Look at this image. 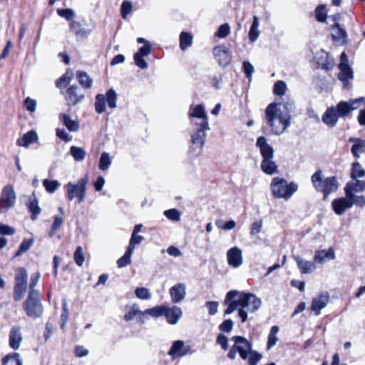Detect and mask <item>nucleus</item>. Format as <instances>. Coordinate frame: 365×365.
I'll use <instances>...</instances> for the list:
<instances>
[{
	"mask_svg": "<svg viewBox=\"0 0 365 365\" xmlns=\"http://www.w3.org/2000/svg\"><path fill=\"white\" fill-rule=\"evenodd\" d=\"M294 102H273L264 110V120L271 132L277 135L282 134L291 124V113L294 110Z\"/></svg>",
	"mask_w": 365,
	"mask_h": 365,
	"instance_id": "1",
	"label": "nucleus"
},
{
	"mask_svg": "<svg viewBox=\"0 0 365 365\" xmlns=\"http://www.w3.org/2000/svg\"><path fill=\"white\" fill-rule=\"evenodd\" d=\"M224 304L227 306L225 315L233 313L239 307L238 316L242 323H245L248 319V312L257 311L261 307L262 301L252 293L232 290L227 293Z\"/></svg>",
	"mask_w": 365,
	"mask_h": 365,
	"instance_id": "2",
	"label": "nucleus"
},
{
	"mask_svg": "<svg viewBox=\"0 0 365 365\" xmlns=\"http://www.w3.org/2000/svg\"><path fill=\"white\" fill-rule=\"evenodd\" d=\"M298 185L292 181L288 182L285 179L275 177L272 180L270 189L273 196L276 198L289 200L298 190Z\"/></svg>",
	"mask_w": 365,
	"mask_h": 365,
	"instance_id": "3",
	"label": "nucleus"
},
{
	"mask_svg": "<svg viewBox=\"0 0 365 365\" xmlns=\"http://www.w3.org/2000/svg\"><path fill=\"white\" fill-rule=\"evenodd\" d=\"M322 171L318 170L311 177L313 187L317 192L324 194V198L327 199L328 195L336 192L339 187V182L335 176L328 177L323 179Z\"/></svg>",
	"mask_w": 365,
	"mask_h": 365,
	"instance_id": "4",
	"label": "nucleus"
},
{
	"mask_svg": "<svg viewBox=\"0 0 365 365\" xmlns=\"http://www.w3.org/2000/svg\"><path fill=\"white\" fill-rule=\"evenodd\" d=\"M87 184V176L81 178L76 182H69L67 183L65 185V188L67 192V199L69 201H72L74 198H76L78 203L83 202L86 196Z\"/></svg>",
	"mask_w": 365,
	"mask_h": 365,
	"instance_id": "5",
	"label": "nucleus"
},
{
	"mask_svg": "<svg viewBox=\"0 0 365 365\" xmlns=\"http://www.w3.org/2000/svg\"><path fill=\"white\" fill-rule=\"evenodd\" d=\"M365 190V181L362 180H352L348 182L344 187L345 195L354 200L355 205L359 207L365 205V197L356 195V192H362Z\"/></svg>",
	"mask_w": 365,
	"mask_h": 365,
	"instance_id": "6",
	"label": "nucleus"
},
{
	"mask_svg": "<svg viewBox=\"0 0 365 365\" xmlns=\"http://www.w3.org/2000/svg\"><path fill=\"white\" fill-rule=\"evenodd\" d=\"M26 314L33 319L41 316L43 307L40 300V293L38 290L29 291V296L24 303Z\"/></svg>",
	"mask_w": 365,
	"mask_h": 365,
	"instance_id": "7",
	"label": "nucleus"
},
{
	"mask_svg": "<svg viewBox=\"0 0 365 365\" xmlns=\"http://www.w3.org/2000/svg\"><path fill=\"white\" fill-rule=\"evenodd\" d=\"M28 274L26 269L19 267L16 271L14 299L20 301L25 295L27 289Z\"/></svg>",
	"mask_w": 365,
	"mask_h": 365,
	"instance_id": "8",
	"label": "nucleus"
},
{
	"mask_svg": "<svg viewBox=\"0 0 365 365\" xmlns=\"http://www.w3.org/2000/svg\"><path fill=\"white\" fill-rule=\"evenodd\" d=\"M16 195L13 186L6 185L0 197V214L4 213L10 210L15 204Z\"/></svg>",
	"mask_w": 365,
	"mask_h": 365,
	"instance_id": "9",
	"label": "nucleus"
},
{
	"mask_svg": "<svg viewBox=\"0 0 365 365\" xmlns=\"http://www.w3.org/2000/svg\"><path fill=\"white\" fill-rule=\"evenodd\" d=\"M189 117L191 118L192 125H202L203 127H207V125H209L207 115L202 104L191 106Z\"/></svg>",
	"mask_w": 365,
	"mask_h": 365,
	"instance_id": "10",
	"label": "nucleus"
},
{
	"mask_svg": "<svg viewBox=\"0 0 365 365\" xmlns=\"http://www.w3.org/2000/svg\"><path fill=\"white\" fill-rule=\"evenodd\" d=\"M195 126V128L192 131L191 134V143L192 149H200L202 150L205 139H206V130H209V125H207V127H203L202 125H193Z\"/></svg>",
	"mask_w": 365,
	"mask_h": 365,
	"instance_id": "11",
	"label": "nucleus"
},
{
	"mask_svg": "<svg viewBox=\"0 0 365 365\" xmlns=\"http://www.w3.org/2000/svg\"><path fill=\"white\" fill-rule=\"evenodd\" d=\"M232 340L235 341V346L242 359H247L248 354L252 350V345L250 341L241 336H234Z\"/></svg>",
	"mask_w": 365,
	"mask_h": 365,
	"instance_id": "12",
	"label": "nucleus"
},
{
	"mask_svg": "<svg viewBox=\"0 0 365 365\" xmlns=\"http://www.w3.org/2000/svg\"><path fill=\"white\" fill-rule=\"evenodd\" d=\"M152 51L151 43L143 45L134 54V62L135 65L141 69H146L148 66L144 57L150 54Z\"/></svg>",
	"mask_w": 365,
	"mask_h": 365,
	"instance_id": "13",
	"label": "nucleus"
},
{
	"mask_svg": "<svg viewBox=\"0 0 365 365\" xmlns=\"http://www.w3.org/2000/svg\"><path fill=\"white\" fill-rule=\"evenodd\" d=\"M213 55L221 66L225 67L231 61V53L225 46H215L213 49Z\"/></svg>",
	"mask_w": 365,
	"mask_h": 365,
	"instance_id": "14",
	"label": "nucleus"
},
{
	"mask_svg": "<svg viewBox=\"0 0 365 365\" xmlns=\"http://www.w3.org/2000/svg\"><path fill=\"white\" fill-rule=\"evenodd\" d=\"M227 260L230 266L238 268L243 263L242 251L237 247H233L227 252Z\"/></svg>",
	"mask_w": 365,
	"mask_h": 365,
	"instance_id": "15",
	"label": "nucleus"
},
{
	"mask_svg": "<svg viewBox=\"0 0 365 365\" xmlns=\"http://www.w3.org/2000/svg\"><path fill=\"white\" fill-rule=\"evenodd\" d=\"M169 294L173 303H180L185 299L186 285L182 282L178 283L170 288Z\"/></svg>",
	"mask_w": 365,
	"mask_h": 365,
	"instance_id": "16",
	"label": "nucleus"
},
{
	"mask_svg": "<svg viewBox=\"0 0 365 365\" xmlns=\"http://www.w3.org/2000/svg\"><path fill=\"white\" fill-rule=\"evenodd\" d=\"M363 100V98H357L355 100H351L349 102L340 101L336 107L337 113L339 117L346 116L351 111L356 109L359 107V103Z\"/></svg>",
	"mask_w": 365,
	"mask_h": 365,
	"instance_id": "17",
	"label": "nucleus"
},
{
	"mask_svg": "<svg viewBox=\"0 0 365 365\" xmlns=\"http://www.w3.org/2000/svg\"><path fill=\"white\" fill-rule=\"evenodd\" d=\"M354 205H355L354 200L346 196L345 197L335 199L331 202L334 211L339 215H342L347 209L351 208Z\"/></svg>",
	"mask_w": 365,
	"mask_h": 365,
	"instance_id": "18",
	"label": "nucleus"
},
{
	"mask_svg": "<svg viewBox=\"0 0 365 365\" xmlns=\"http://www.w3.org/2000/svg\"><path fill=\"white\" fill-rule=\"evenodd\" d=\"M329 301V295L327 292L319 294L312 299L311 310L314 312L317 316H319L321 310L327 307Z\"/></svg>",
	"mask_w": 365,
	"mask_h": 365,
	"instance_id": "19",
	"label": "nucleus"
},
{
	"mask_svg": "<svg viewBox=\"0 0 365 365\" xmlns=\"http://www.w3.org/2000/svg\"><path fill=\"white\" fill-rule=\"evenodd\" d=\"M65 98L68 106H75L84 98V94L80 92L77 86L73 85L66 91Z\"/></svg>",
	"mask_w": 365,
	"mask_h": 365,
	"instance_id": "20",
	"label": "nucleus"
},
{
	"mask_svg": "<svg viewBox=\"0 0 365 365\" xmlns=\"http://www.w3.org/2000/svg\"><path fill=\"white\" fill-rule=\"evenodd\" d=\"M164 316L170 324H176L182 316V311L178 306L172 307L165 306Z\"/></svg>",
	"mask_w": 365,
	"mask_h": 365,
	"instance_id": "21",
	"label": "nucleus"
},
{
	"mask_svg": "<svg viewBox=\"0 0 365 365\" xmlns=\"http://www.w3.org/2000/svg\"><path fill=\"white\" fill-rule=\"evenodd\" d=\"M256 145L259 148L260 153L263 159H269L274 158V149L272 146L267 143L265 137H259L257 140Z\"/></svg>",
	"mask_w": 365,
	"mask_h": 365,
	"instance_id": "22",
	"label": "nucleus"
},
{
	"mask_svg": "<svg viewBox=\"0 0 365 365\" xmlns=\"http://www.w3.org/2000/svg\"><path fill=\"white\" fill-rule=\"evenodd\" d=\"M339 115L335 107H330L327 109L322 117V122L329 128L334 127L338 120Z\"/></svg>",
	"mask_w": 365,
	"mask_h": 365,
	"instance_id": "23",
	"label": "nucleus"
},
{
	"mask_svg": "<svg viewBox=\"0 0 365 365\" xmlns=\"http://www.w3.org/2000/svg\"><path fill=\"white\" fill-rule=\"evenodd\" d=\"M23 341V336L19 327H13L9 333V346L16 350Z\"/></svg>",
	"mask_w": 365,
	"mask_h": 365,
	"instance_id": "24",
	"label": "nucleus"
},
{
	"mask_svg": "<svg viewBox=\"0 0 365 365\" xmlns=\"http://www.w3.org/2000/svg\"><path fill=\"white\" fill-rule=\"evenodd\" d=\"M143 312L139 309V307L137 304H134L132 306L127 308V312L124 316V319L126 322L133 320L135 317H138V322L140 324L145 322V316L143 314Z\"/></svg>",
	"mask_w": 365,
	"mask_h": 365,
	"instance_id": "25",
	"label": "nucleus"
},
{
	"mask_svg": "<svg viewBox=\"0 0 365 365\" xmlns=\"http://www.w3.org/2000/svg\"><path fill=\"white\" fill-rule=\"evenodd\" d=\"M188 352V349L185 348V343L183 341L178 340L175 341L171 348L168 351V354L172 356V358L176 359L178 357H181L186 355Z\"/></svg>",
	"mask_w": 365,
	"mask_h": 365,
	"instance_id": "26",
	"label": "nucleus"
},
{
	"mask_svg": "<svg viewBox=\"0 0 365 365\" xmlns=\"http://www.w3.org/2000/svg\"><path fill=\"white\" fill-rule=\"evenodd\" d=\"M38 139L37 133L34 130H30L19 138L16 144L21 147H29L31 144L37 142Z\"/></svg>",
	"mask_w": 365,
	"mask_h": 365,
	"instance_id": "27",
	"label": "nucleus"
},
{
	"mask_svg": "<svg viewBox=\"0 0 365 365\" xmlns=\"http://www.w3.org/2000/svg\"><path fill=\"white\" fill-rule=\"evenodd\" d=\"M297 266L302 274H309L312 272L315 269V264L314 262L304 259L299 257H294Z\"/></svg>",
	"mask_w": 365,
	"mask_h": 365,
	"instance_id": "28",
	"label": "nucleus"
},
{
	"mask_svg": "<svg viewBox=\"0 0 365 365\" xmlns=\"http://www.w3.org/2000/svg\"><path fill=\"white\" fill-rule=\"evenodd\" d=\"M349 141L354 143L351 149L352 155L356 158H360L361 154L364 153L365 151L364 140L360 138H351L349 139Z\"/></svg>",
	"mask_w": 365,
	"mask_h": 365,
	"instance_id": "29",
	"label": "nucleus"
},
{
	"mask_svg": "<svg viewBox=\"0 0 365 365\" xmlns=\"http://www.w3.org/2000/svg\"><path fill=\"white\" fill-rule=\"evenodd\" d=\"M334 251L331 247L327 250L317 251L314 256V260L319 263H323L326 259H334Z\"/></svg>",
	"mask_w": 365,
	"mask_h": 365,
	"instance_id": "30",
	"label": "nucleus"
},
{
	"mask_svg": "<svg viewBox=\"0 0 365 365\" xmlns=\"http://www.w3.org/2000/svg\"><path fill=\"white\" fill-rule=\"evenodd\" d=\"M70 31L77 36H87L91 34V30H86L82 27V25L76 21L70 22L69 25Z\"/></svg>",
	"mask_w": 365,
	"mask_h": 365,
	"instance_id": "31",
	"label": "nucleus"
},
{
	"mask_svg": "<svg viewBox=\"0 0 365 365\" xmlns=\"http://www.w3.org/2000/svg\"><path fill=\"white\" fill-rule=\"evenodd\" d=\"M60 119L63 125L71 131L76 132L79 128V123L77 120L71 119L70 115L66 114H61Z\"/></svg>",
	"mask_w": 365,
	"mask_h": 365,
	"instance_id": "32",
	"label": "nucleus"
},
{
	"mask_svg": "<svg viewBox=\"0 0 365 365\" xmlns=\"http://www.w3.org/2000/svg\"><path fill=\"white\" fill-rule=\"evenodd\" d=\"M273 158L263 159L261 163V168L267 175H272L277 170V165L272 160Z\"/></svg>",
	"mask_w": 365,
	"mask_h": 365,
	"instance_id": "33",
	"label": "nucleus"
},
{
	"mask_svg": "<svg viewBox=\"0 0 365 365\" xmlns=\"http://www.w3.org/2000/svg\"><path fill=\"white\" fill-rule=\"evenodd\" d=\"M332 36L334 40L337 41L341 43L346 42L347 34L345 30L341 29L339 24H336L332 26Z\"/></svg>",
	"mask_w": 365,
	"mask_h": 365,
	"instance_id": "34",
	"label": "nucleus"
},
{
	"mask_svg": "<svg viewBox=\"0 0 365 365\" xmlns=\"http://www.w3.org/2000/svg\"><path fill=\"white\" fill-rule=\"evenodd\" d=\"M2 365H22V359L19 353L7 354L2 359Z\"/></svg>",
	"mask_w": 365,
	"mask_h": 365,
	"instance_id": "35",
	"label": "nucleus"
},
{
	"mask_svg": "<svg viewBox=\"0 0 365 365\" xmlns=\"http://www.w3.org/2000/svg\"><path fill=\"white\" fill-rule=\"evenodd\" d=\"M365 176V170L359 162H354L351 165L350 177L352 180H356Z\"/></svg>",
	"mask_w": 365,
	"mask_h": 365,
	"instance_id": "36",
	"label": "nucleus"
},
{
	"mask_svg": "<svg viewBox=\"0 0 365 365\" xmlns=\"http://www.w3.org/2000/svg\"><path fill=\"white\" fill-rule=\"evenodd\" d=\"M339 68L340 69V72L339 73V78L340 81L345 82L353 78V71L349 66L339 64Z\"/></svg>",
	"mask_w": 365,
	"mask_h": 365,
	"instance_id": "37",
	"label": "nucleus"
},
{
	"mask_svg": "<svg viewBox=\"0 0 365 365\" xmlns=\"http://www.w3.org/2000/svg\"><path fill=\"white\" fill-rule=\"evenodd\" d=\"M77 78L78 80L79 83L83 86L85 88H91L92 87L93 81L90 78V76L87 74V73L84 71H77L76 73Z\"/></svg>",
	"mask_w": 365,
	"mask_h": 365,
	"instance_id": "38",
	"label": "nucleus"
},
{
	"mask_svg": "<svg viewBox=\"0 0 365 365\" xmlns=\"http://www.w3.org/2000/svg\"><path fill=\"white\" fill-rule=\"evenodd\" d=\"M192 36L185 31H182L180 35V47L181 50L185 51L192 43Z\"/></svg>",
	"mask_w": 365,
	"mask_h": 365,
	"instance_id": "39",
	"label": "nucleus"
},
{
	"mask_svg": "<svg viewBox=\"0 0 365 365\" xmlns=\"http://www.w3.org/2000/svg\"><path fill=\"white\" fill-rule=\"evenodd\" d=\"M70 153L76 161H83L86 155V151L81 147L71 146Z\"/></svg>",
	"mask_w": 365,
	"mask_h": 365,
	"instance_id": "40",
	"label": "nucleus"
},
{
	"mask_svg": "<svg viewBox=\"0 0 365 365\" xmlns=\"http://www.w3.org/2000/svg\"><path fill=\"white\" fill-rule=\"evenodd\" d=\"M165 306L163 305H158L153 307L150 309H148L143 311V314L145 316L146 314L153 317H159L161 316H164Z\"/></svg>",
	"mask_w": 365,
	"mask_h": 365,
	"instance_id": "41",
	"label": "nucleus"
},
{
	"mask_svg": "<svg viewBox=\"0 0 365 365\" xmlns=\"http://www.w3.org/2000/svg\"><path fill=\"white\" fill-rule=\"evenodd\" d=\"M106 96L103 94H97L96 96L95 110L98 113H104L106 110Z\"/></svg>",
	"mask_w": 365,
	"mask_h": 365,
	"instance_id": "42",
	"label": "nucleus"
},
{
	"mask_svg": "<svg viewBox=\"0 0 365 365\" xmlns=\"http://www.w3.org/2000/svg\"><path fill=\"white\" fill-rule=\"evenodd\" d=\"M279 328L277 326H273L269 331V336H268V341L267 347L268 349L273 347L277 342L278 341V338L277 336V333L279 332Z\"/></svg>",
	"mask_w": 365,
	"mask_h": 365,
	"instance_id": "43",
	"label": "nucleus"
},
{
	"mask_svg": "<svg viewBox=\"0 0 365 365\" xmlns=\"http://www.w3.org/2000/svg\"><path fill=\"white\" fill-rule=\"evenodd\" d=\"M117 99L118 95L113 89L110 88L106 92V101L110 108L113 109L117 107Z\"/></svg>",
	"mask_w": 365,
	"mask_h": 365,
	"instance_id": "44",
	"label": "nucleus"
},
{
	"mask_svg": "<svg viewBox=\"0 0 365 365\" xmlns=\"http://www.w3.org/2000/svg\"><path fill=\"white\" fill-rule=\"evenodd\" d=\"M73 78V73L66 71L60 78L56 81V86L58 88L67 86Z\"/></svg>",
	"mask_w": 365,
	"mask_h": 365,
	"instance_id": "45",
	"label": "nucleus"
},
{
	"mask_svg": "<svg viewBox=\"0 0 365 365\" xmlns=\"http://www.w3.org/2000/svg\"><path fill=\"white\" fill-rule=\"evenodd\" d=\"M34 238L24 239L22 241V242L21 243L19 250L14 255V257H19L22 254L27 252L30 249V247L32 246V245L34 244Z\"/></svg>",
	"mask_w": 365,
	"mask_h": 365,
	"instance_id": "46",
	"label": "nucleus"
},
{
	"mask_svg": "<svg viewBox=\"0 0 365 365\" xmlns=\"http://www.w3.org/2000/svg\"><path fill=\"white\" fill-rule=\"evenodd\" d=\"M111 164V160L109 153L103 152L101 154L99 160L98 168L101 170H107Z\"/></svg>",
	"mask_w": 365,
	"mask_h": 365,
	"instance_id": "47",
	"label": "nucleus"
},
{
	"mask_svg": "<svg viewBox=\"0 0 365 365\" xmlns=\"http://www.w3.org/2000/svg\"><path fill=\"white\" fill-rule=\"evenodd\" d=\"M43 185L46 190L49 193H53L60 186V183L58 180H49L45 179L43 180Z\"/></svg>",
	"mask_w": 365,
	"mask_h": 365,
	"instance_id": "48",
	"label": "nucleus"
},
{
	"mask_svg": "<svg viewBox=\"0 0 365 365\" xmlns=\"http://www.w3.org/2000/svg\"><path fill=\"white\" fill-rule=\"evenodd\" d=\"M315 17L319 22H325L327 18L326 6L324 4L319 5L315 9Z\"/></svg>",
	"mask_w": 365,
	"mask_h": 365,
	"instance_id": "49",
	"label": "nucleus"
},
{
	"mask_svg": "<svg viewBox=\"0 0 365 365\" xmlns=\"http://www.w3.org/2000/svg\"><path fill=\"white\" fill-rule=\"evenodd\" d=\"M135 296L143 300H148L151 299L152 294L150 290L145 287H138L135 290Z\"/></svg>",
	"mask_w": 365,
	"mask_h": 365,
	"instance_id": "50",
	"label": "nucleus"
},
{
	"mask_svg": "<svg viewBox=\"0 0 365 365\" xmlns=\"http://www.w3.org/2000/svg\"><path fill=\"white\" fill-rule=\"evenodd\" d=\"M133 11V4L130 1H124L120 6V14L123 19H125L127 16Z\"/></svg>",
	"mask_w": 365,
	"mask_h": 365,
	"instance_id": "51",
	"label": "nucleus"
},
{
	"mask_svg": "<svg viewBox=\"0 0 365 365\" xmlns=\"http://www.w3.org/2000/svg\"><path fill=\"white\" fill-rule=\"evenodd\" d=\"M57 14L71 22L73 21L75 17V13L71 9H58L57 10Z\"/></svg>",
	"mask_w": 365,
	"mask_h": 365,
	"instance_id": "52",
	"label": "nucleus"
},
{
	"mask_svg": "<svg viewBox=\"0 0 365 365\" xmlns=\"http://www.w3.org/2000/svg\"><path fill=\"white\" fill-rule=\"evenodd\" d=\"M321 55L320 57H319L317 62L319 65L322 66L323 68L326 70H329L332 68V63H327V61L328 60V53H326L324 51H321V52L319 53Z\"/></svg>",
	"mask_w": 365,
	"mask_h": 365,
	"instance_id": "53",
	"label": "nucleus"
},
{
	"mask_svg": "<svg viewBox=\"0 0 365 365\" xmlns=\"http://www.w3.org/2000/svg\"><path fill=\"white\" fill-rule=\"evenodd\" d=\"M63 220L62 216L56 215L54 217V220L52 224L51 231H50V237H52L56 232V231L59 229V227L63 225Z\"/></svg>",
	"mask_w": 365,
	"mask_h": 365,
	"instance_id": "54",
	"label": "nucleus"
},
{
	"mask_svg": "<svg viewBox=\"0 0 365 365\" xmlns=\"http://www.w3.org/2000/svg\"><path fill=\"white\" fill-rule=\"evenodd\" d=\"M287 90V85L282 81H277L274 85L273 92L275 95L283 96Z\"/></svg>",
	"mask_w": 365,
	"mask_h": 365,
	"instance_id": "55",
	"label": "nucleus"
},
{
	"mask_svg": "<svg viewBox=\"0 0 365 365\" xmlns=\"http://www.w3.org/2000/svg\"><path fill=\"white\" fill-rule=\"evenodd\" d=\"M164 215L170 220L178 222L180 220V212L177 209H170L164 212Z\"/></svg>",
	"mask_w": 365,
	"mask_h": 365,
	"instance_id": "56",
	"label": "nucleus"
},
{
	"mask_svg": "<svg viewBox=\"0 0 365 365\" xmlns=\"http://www.w3.org/2000/svg\"><path fill=\"white\" fill-rule=\"evenodd\" d=\"M74 260L75 262L79 266L81 267L84 262V254L83 252V249L81 247H78L74 252Z\"/></svg>",
	"mask_w": 365,
	"mask_h": 365,
	"instance_id": "57",
	"label": "nucleus"
},
{
	"mask_svg": "<svg viewBox=\"0 0 365 365\" xmlns=\"http://www.w3.org/2000/svg\"><path fill=\"white\" fill-rule=\"evenodd\" d=\"M230 33V27L229 24H224L221 25L217 31L216 32V36L219 38H223L227 37Z\"/></svg>",
	"mask_w": 365,
	"mask_h": 365,
	"instance_id": "58",
	"label": "nucleus"
},
{
	"mask_svg": "<svg viewBox=\"0 0 365 365\" xmlns=\"http://www.w3.org/2000/svg\"><path fill=\"white\" fill-rule=\"evenodd\" d=\"M263 221L262 220L254 222L250 227V235L260 234L262 230Z\"/></svg>",
	"mask_w": 365,
	"mask_h": 365,
	"instance_id": "59",
	"label": "nucleus"
},
{
	"mask_svg": "<svg viewBox=\"0 0 365 365\" xmlns=\"http://www.w3.org/2000/svg\"><path fill=\"white\" fill-rule=\"evenodd\" d=\"M262 355L257 351H251L248 354L249 365H257L258 361L262 359Z\"/></svg>",
	"mask_w": 365,
	"mask_h": 365,
	"instance_id": "60",
	"label": "nucleus"
},
{
	"mask_svg": "<svg viewBox=\"0 0 365 365\" xmlns=\"http://www.w3.org/2000/svg\"><path fill=\"white\" fill-rule=\"evenodd\" d=\"M34 199L31 200L29 203V210L34 215H37L41 212V208L38 205V200L34 195L33 194Z\"/></svg>",
	"mask_w": 365,
	"mask_h": 365,
	"instance_id": "61",
	"label": "nucleus"
},
{
	"mask_svg": "<svg viewBox=\"0 0 365 365\" xmlns=\"http://www.w3.org/2000/svg\"><path fill=\"white\" fill-rule=\"evenodd\" d=\"M131 257L128 255L127 254H124L123 257L119 258L117 261L118 267L123 268L131 263Z\"/></svg>",
	"mask_w": 365,
	"mask_h": 365,
	"instance_id": "62",
	"label": "nucleus"
},
{
	"mask_svg": "<svg viewBox=\"0 0 365 365\" xmlns=\"http://www.w3.org/2000/svg\"><path fill=\"white\" fill-rule=\"evenodd\" d=\"M205 307L208 309V312L210 315H215L217 312L219 303L216 301L207 302Z\"/></svg>",
	"mask_w": 365,
	"mask_h": 365,
	"instance_id": "63",
	"label": "nucleus"
},
{
	"mask_svg": "<svg viewBox=\"0 0 365 365\" xmlns=\"http://www.w3.org/2000/svg\"><path fill=\"white\" fill-rule=\"evenodd\" d=\"M233 325V322L231 319H226L219 326V329L224 332H230Z\"/></svg>",
	"mask_w": 365,
	"mask_h": 365,
	"instance_id": "64",
	"label": "nucleus"
}]
</instances>
